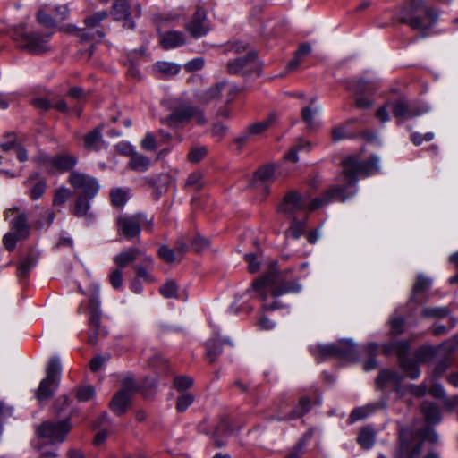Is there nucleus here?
<instances>
[{"mask_svg": "<svg viewBox=\"0 0 458 458\" xmlns=\"http://www.w3.org/2000/svg\"><path fill=\"white\" fill-rule=\"evenodd\" d=\"M378 164L379 159L374 155L367 160H362L358 156H350L342 161L345 181L344 185L332 186L311 201L306 195L296 191L287 192L278 208L292 221L286 235L299 239L306 230L309 211H315L331 201L344 202L353 196L359 175L365 177L377 173Z\"/></svg>", "mask_w": 458, "mask_h": 458, "instance_id": "obj_1", "label": "nucleus"}, {"mask_svg": "<svg viewBox=\"0 0 458 458\" xmlns=\"http://www.w3.org/2000/svg\"><path fill=\"white\" fill-rule=\"evenodd\" d=\"M439 14L436 8L428 6L424 0H406L401 7L397 19L411 30L420 31L421 38L428 37L437 23Z\"/></svg>", "mask_w": 458, "mask_h": 458, "instance_id": "obj_2", "label": "nucleus"}, {"mask_svg": "<svg viewBox=\"0 0 458 458\" xmlns=\"http://www.w3.org/2000/svg\"><path fill=\"white\" fill-rule=\"evenodd\" d=\"M168 114L160 118V123L172 130H182L191 121L198 125L207 123L204 112L191 101L182 98L171 99L167 104Z\"/></svg>", "mask_w": 458, "mask_h": 458, "instance_id": "obj_3", "label": "nucleus"}, {"mask_svg": "<svg viewBox=\"0 0 458 458\" xmlns=\"http://www.w3.org/2000/svg\"><path fill=\"white\" fill-rule=\"evenodd\" d=\"M411 343L408 340H394L382 345V353H394L402 371L411 379H417L420 375L419 361L410 357Z\"/></svg>", "mask_w": 458, "mask_h": 458, "instance_id": "obj_4", "label": "nucleus"}, {"mask_svg": "<svg viewBox=\"0 0 458 458\" xmlns=\"http://www.w3.org/2000/svg\"><path fill=\"white\" fill-rule=\"evenodd\" d=\"M35 162L49 174H60L74 172L72 169L78 164V157L69 152L63 151L50 156L39 154Z\"/></svg>", "mask_w": 458, "mask_h": 458, "instance_id": "obj_5", "label": "nucleus"}, {"mask_svg": "<svg viewBox=\"0 0 458 458\" xmlns=\"http://www.w3.org/2000/svg\"><path fill=\"white\" fill-rule=\"evenodd\" d=\"M117 232L119 235L128 240L138 237L141 230L152 232L153 217L148 218L146 214L120 215L116 218Z\"/></svg>", "mask_w": 458, "mask_h": 458, "instance_id": "obj_6", "label": "nucleus"}, {"mask_svg": "<svg viewBox=\"0 0 458 458\" xmlns=\"http://www.w3.org/2000/svg\"><path fill=\"white\" fill-rule=\"evenodd\" d=\"M312 355L318 361L331 357H339L350 362H358L360 354L357 352L354 344L351 341L340 342L338 344L327 345H317L310 349Z\"/></svg>", "mask_w": 458, "mask_h": 458, "instance_id": "obj_7", "label": "nucleus"}, {"mask_svg": "<svg viewBox=\"0 0 458 458\" xmlns=\"http://www.w3.org/2000/svg\"><path fill=\"white\" fill-rule=\"evenodd\" d=\"M50 38L51 34L29 31L23 24L15 27L13 30V38L19 47L33 55L42 54L47 51L46 44Z\"/></svg>", "mask_w": 458, "mask_h": 458, "instance_id": "obj_8", "label": "nucleus"}, {"mask_svg": "<svg viewBox=\"0 0 458 458\" xmlns=\"http://www.w3.org/2000/svg\"><path fill=\"white\" fill-rule=\"evenodd\" d=\"M387 105L392 109L393 115L397 119L398 124L402 121L413 119L430 111L428 105L418 100H411L405 96H399L395 99H388Z\"/></svg>", "mask_w": 458, "mask_h": 458, "instance_id": "obj_9", "label": "nucleus"}, {"mask_svg": "<svg viewBox=\"0 0 458 458\" xmlns=\"http://www.w3.org/2000/svg\"><path fill=\"white\" fill-rule=\"evenodd\" d=\"M61 362L58 357L49 359L46 369V377L43 378L36 391V397L39 401L49 399L53 396L55 389L60 382Z\"/></svg>", "mask_w": 458, "mask_h": 458, "instance_id": "obj_10", "label": "nucleus"}, {"mask_svg": "<svg viewBox=\"0 0 458 458\" xmlns=\"http://www.w3.org/2000/svg\"><path fill=\"white\" fill-rule=\"evenodd\" d=\"M72 428L69 419L64 420H47L37 427L38 437L47 439L51 444L63 443Z\"/></svg>", "mask_w": 458, "mask_h": 458, "instance_id": "obj_11", "label": "nucleus"}, {"mask_svg": "<svg viewBox=\"0 0 458 458\" xmlns=\"http://www.w3.org/2000/svg\"><path fill=\"white\" fill-rule=\"evenodd\" d=\"M67 182L80 196H86L94 199L99 190L100 185L97 178L81 172H71Z\"/></svg>", "mask_w": 458, "mask_h": 458, "instance_id": "obj_12", "label": "nucleus"}, {"mask_svg": "<svg viewBox=\"0 0 458 458\" xmlns=\"http://www.w3.org/2000/svg\"><path fill=\"white\" fill-rule=\"evenodd\" d=\"M100 1L105 3L108 0ZM110 13L114 21H123V26L124 28L132 30L135 27L132 14L136 17L140 16L141 7L140 4L131 6L128 0H114Z\"/></svg>", "mask_w": 458, "mask_h": 458, "instance_id": "obj_13", "label": "nucleus"}, {"mask_svg": "<svg viewBox=\"0 0 458 458\" xmlns=\"http://www.w3.org/2000/svg\"><path fill=\"white\" fill-rule=\"evenodd\" d=\"M136 391V387L132 379H125L123 386L112 398L109 407L111 411L118 416L126 412L130 403V400Z\"/></svg>", "mask_w": 458, "mask_h": 458, "instance_id": "obj_14", "label": "nucleus"}, {"mask_svg": "<svg viewBox=\"0 0 458 458\" xmlns=\"http://www.w3.org/2000/svg\"><path fill=\"white\" fill-rule=\"evenodd\" d=\"M108 17L106 11H98L88 16L84 20L86 29L81 33L83 40H91L96 43L100 42L105 37V33L98 27L100 22Z\"/></svg>", "mask_w": 458, "mask_h": 458, "instance_id": "obj_15", "label": "nucleus"}, {"mask_svg": "<svg viewBox=\"0 0 458 458\" xmlns=\"http://www.w3.org/2000/svg\"><path fill=\"white\" fill-rule=\"evenodd\" d=\"M284 277V274L278 268L277 261H271L262 276L251 283V286H285L283 284Z\"/></svg>", "mask_w": 458, "mask_h": 458, "instance_id": "obj_16", "label": "nucleus"}, {"mask_svg": "<svg viewBox=\"0 0 458 458\" xmlns=\"http://www.w3.org/2000/svg\"><path fill=\"white\" fill-rule=\"evenodd\" d=\"M276 165L275 164H266L259 166L253 174L250 181L251 187H261L265 193H269V183L274 182L276 176Z\"/></svg>", "mask_w": 458, "mask_h": 458, "instance_id": "obj_17", "label": "nucleus"}, {"mask_svg": "<svg viewBox=\"0 0 458 458\" xmlns=\"http://www.w3.org/2000/svg\"><path fill=\"white\" fill-rule=\"evenodd\" d=\"M186 30L193 38H200L209 31L207 21V13L201 7H197L191 21L187 23Z\"/></svg>", "mask_w": 458, "mask_h": 458, "instance_id": "obj_18", "label": "nucleus"}, {"mask_svg": "<svg viewBox=\"0 0 458 458\" xmlns=\"http://www.w3.org/2000/svg\"><path fill=\"white\" fill-rule=\"evenodd\" d=\"M256 67V55L250 52L243 56L228 63V72L231 74H247Z\"/></svg>", "mask_w": 458, "mask_h": 458, "instance_id": "obj_19", "label": "nucleus"}, {"mask_svg": "<svg viewBox=\"0 0 458 458\" xmlns=\"http://www.w3.org/2000/svg\"><path fill=\"white\" fill-rule=\"evenodd\" d=\"M423 441H420L415 445L411 446L407 431L402 428L399 430V446L395 454L402 455L403 458H418L421 453Z\"/></svg>", "mask_w": 458, "mask_h": 458, "instance_id": "obj_20", "label": "nucleus"}, {"mask_svg": "<svg viewBox=\"0 0 458 458\" xmlns=\"http://www.w3.org/2000/svg\"><path fill=\"white\" fill-rule=\"evenodd\" d=\"M24 185L28 188V195L32 200L40 199L47 190V181L38 172L31 173Z\"/></svg>", "mask_w": 458, "mask_h": 458, "instance_id": "obj_21", "label": "nucleus"}, {"mask_svg": "<svg viewBox=\"0 0 458 458\" xmlns=\"http://www.w3.org/2000/svg\"><path fill=\"white\" fill-rule=\"evenodd\" d=\"M403 380V377L397 371L384 369H381L375 379L377 388L385 389L388 385H393L396 387L400 386Z\"/></svg>", "mask_w": 458, "mask_h": 458, "instance_id": "obj_22", "label": "nucleus"}, {"mask_svg": "<svg viewBox=\"0 0 458 458\" xmlns=\"http://www.w3.org/2000/svg\"><path fill=\"white\" fill-rule=\"evenodd\" d=\"M311 408L310 399L308 396H301L298 401L297 406L287 415L284 417L279 416H271L269 417V420H292L298 418H301L305 414H307Z\"/></svg>", "mask_w": 458, "mask_h": 458, "instance_id": "obj_23", "label": "nucleus"}, {"mask_svg": "<svg viewBox=\"0 0 458 458\" xmlns=\"http://www.w3.org/2000/svg\"><path fill=\"white\" fill-rule=\"evenodd\" d=\"M32 105L42 111L55 109L60 113L68 114L69 108L67 103L64 99L51 100L44 98L32 99Z\"/></svg>", "mask_w": 458, "mask_h": 458, "instance_id": "obj_24", "label": "nucleus"}, {"mask_svg": "<svg viewBox=\"0 0 458 458\" xmlns=\"http://www.w3.org/2000/svg\"><path fill=\"white\" fill-rule=\"evenodd\" d=\"M39 254L31 250L19 262L17 267V276L22 280L28 277L30 270L37 265Z\"/></svg>", "mask_w": 458, "mask_h": 458, "instance_id": "obj_25", "label": "nucleus"}, {"mask_svg": "<svg viewBox=\"0 0 458 458\" xmlns=\"http://www.w3.org/2000/svg\"><path fill=\"white\" fill-rule=\"evenodd\" d=\"M10 229L12 233L20 236V239H27L30 233V228L28 224V216L24 213L18 214L13 218L10 223Z\"/></svg>", "mask_w": 458, "mask_h": 458, "instance_id": "obj_26", "label": "nucleus"}, {"mask_svg": "<svg viewBox=\"0 0 458 458\" xmlns=\"http://www.w3.org/2000/svg\"><path fill=\"white\" fill-rule=\"evenodd\" d=\"M84 148L88 151L98 152L104 144L102 127L98 126L83 136Z\"/></svg>", "mask_w": 458, "mask_h": 458, "instance_id": "obj_27", "label": "nucleus"}, {"mask_svg": "<svg viewBox=\"0 0 458 458\" xmlns=\"http://www.w3.org/2000/svg\"><path fill=\"white\" fill-rule=\"evenodd\" d=\"M106 331L100 327V317L98 314L91 315L89 319L88 343L95 345L99 338L105 337Z\"/></svg>", "mask_w": 458, "mask_h": 458, "instance_id": "obj_28", "label": "nucleus"}, {"mask_svg": "<svg viewBox=\"0 0 458 458\" xmlns=\"http://www.w3.org/2000/svg\"><path fill=\"white\" fill-rule=\"evenodd\" d=\"M225 344L233 345V344L227 339L221 340L213 338L206 342V357L208 362L213 363L217 360V358L222 354L223 345Z\"/></svg>", "mask_w": 458, "mask_h": 458, "instance_id": "obj_29", "label": "nucleus"}, {"mask_svg": "<svg viewBox=\"0 0 458 458\" xmlns=\"http://www.w3.org/2000/svg\"><path fill=\"white\" fill-rule=\"evenodd\" d=\"M160 37V43L164 49H172L185 44L184 34L181 31L170 30L162 33Z\"/></svg>", "mask_w": 458, "mask_h": 458, "instance_id": "obj_30", "label": "nucleus"}, {"mask_svg": "<svg viewBox=\"0 0 458 458\" xmlns=\"http://www.w3.org/2000/svg\"><path fill=\"white\" fill-rule=\"evenodd\" d=\"M346 89L355 96L373 95L374 88L369 81L365 80L352 79L346 81Z\"/></svg>", "mask_w": 458, "mask_h": 458, "instance_id": "obj_31", "label": "nucleus"}, {"mask_svg": "<svg viewBox=\"0 0 458 458\" xmlns=\"http://www.w3.org/2000/svg\"><path fill=\"white\" fill-rule=\"evenodd\" d=\"M379 345L375 342L369 343L366 346H364L362 352L368 356V360L363 362V369L365 371H369L377 368L378 363L376 359V356L378 352Z\"/></svg>", "mask_w": 458, "mask_h": 458, "instance_id": "obj_32", "label": "nucleus"}, {"mask_svg": "<svg viewBox=\"0 0 458 458\" xmlns=\"http://www.w3.org/2000/svg\"><path fill=\"white\" fill-rule=\"evenodd\" d=\"M226 91L228 96L237 95L239 89L237 87L229 86L226 83L221 82L215 86L210 87L205 93L206 100H212L220 98L222 93Z\"/></svg>", "mask_w": 458, "mask_h": 458, "instance_id": "obj_33", "label": "nucleus"}, {"mask_svg": "<svg viewBox=\"0 0 458 458\" xmlns=\"http://www.w3.org/2000/svg\"><path fill=\"white\" fill-rule=\"evenodd\" d=\"M150 164L151 161L148 157L134 152L129 159L128 167L132 171L143 173L149 168Z\"/></svg>", "mask_w": 458, "mask_h": 458, "instance_id": "obj_34", "label": "nucleus"}, {"mask_svg": "<svg viewBox=\"0 0 458 458\" xmlns=\"http://www.w3.org/2000/svg\"><path fill=\"white\" fill-rule=\"evenodd\" d=\"M140 253V251L138 248H129L128 250L117 254L114 257V261L118 267L123 268L134 262Z\"/></svg>", "mask_w": 458, "mask_h": 458, "instance_id": "obj_35", "label": "nucleus"}, {"mask_svg": "<svg viewBox=\"0 0 458 458\" xmlns=\"http://www.w3.org/2000/svg\"><path fill=\"white\" fill-rule=\"evenodd\" d=\"M438 349V346L425 344L415 351L414 357L420 363H428L436 358Z\"/></svg>", "mask_w": 458, "mask_h": 458, "instance_id": "obj_36", "label": "nucleus"}, {"mask_svg": "<svg viewBox=\"0 0 458 458\" xmlns=\"http://www.w3.org/2000/svg\"><path fill=\"white\" fill-rule=\"evenodd\" d=\"M421 411L428 423L437 424L441 420V414L436 403L425 401L421 404Z\"/></svg>", "mask_w": 458, "mask_h": 458, "instance_id": "obj_37", "label": "nucleus"}, {"mask_svg": "<svg viewBox=\"0 0 458 458\" xmlns=\"http://www.w3.org/2000/svg\"><path fill=\"white\" fill-rule=\"evenodd\" d=\"M146 265H139L134 267L137 278L141 284H151L155 283V279L150 274V268L152 267V259L147 258L145 259Z\"/></svg>", "mask_w": 458, "mask_h": 458, "instance_id": "obj_38", "label": "nucleus"}, {"mask_svg": "<svg viewBox=\"0 0 458 458\" xmlns=\"http://www.w3.org/2000/svg\"><path fill=\"white\" fill-rule=\"evenodd\" d=\"M357 441L363 449H370L376 441V433L370 427L363 428L360 430Z\"/></svg>", "mask_w": 458, "mask_h": 458, "instance_id": "obj_39", "label": "nucleus"}, {"mask_svg": "<svg viewBox=\"0 0 458 458\" xmlns=\"http://www.w3.org/2000/svg\"><path fill=\"white\" fill-rule=\"evenodd\" d=\"M311 52V47L309 43H301L294 53V57L288 63L287 69L290 71L295 70L301 64L303 57Z\"/></svg>", "mask_w": 458, "mask_h": 458, "instance_id": "obj_40", "label": "nucleus"}, {"mask_svg": "<svg viewBox=\"0 0 458 458\" xmlns=\"http://www.w3.org/2000/svg\"><path fill=\"white\" fill-rule=\"evenodd\" d=\"M299 288H252V292L255 295L262 300L267 298V294H270L273 298H276L281 294H285L290 292H297Z\"/></svg>", "mask_w": 458, "mask_h": 458, "instance_id": "obj_41", "label": "nucleus"}, {"mask_svg": "<svg viewBox=\"0 0 458 458\" xmlns=\"http://www.w3.org/2000/svg\"><path fill=\"white\" fill-rule=\"evenodd\" d=\"M110 202L118 208H123L129 199V193L122 188H114L110 191Z\"/></svg>", "mask_w": 458, "mask_h": 458, "instance_id": "obj_42", "label": "nucleus"}, {"mask_svg": "<svg viewBox=\"0 0 458 458\" xmlns=\"http://www.w3.org/2000/svg\"><path fill=\"white\" fill-rule=\"evenodd\" d=\"M451 310L448 307H426L421 310V317L426 318H445L449 317Z\"/></svg>", "mask_w": 458, "mask_h": 458, "instance_id": "obj_43", "label": "nucleus"}, {"mask_svg": "<svg viewBox=\"0 0 458 458\" xmlns=\"http://www.w3.org/2000/svg\"><path fill=\"white\" fill-rule=\"evenodd\" d=\"M275 121V115L270 114L266 120L249 125L246 129L249 133L258 135L267 130Z\"/></svg>", "mask_w": 458, "mask_h": 458, "instance_id": "obj_44", "label": "nucleus"}, {"mask_svg": "<svg viewBox=\"0 0 458 458\" xmlns=\"http://www.w3.org/2000/svg\"><path fill=\"white\" fill-rule=\"evenodd\" d=\"M92 199H89L86 196H80L77 195L75 204H74V215L82 217L86 216L89 209L90 208V200Z\"/></svg>", "mask_w": 458, "mask_h": 458, "instance_id": "obj_45", "label": "nucleus"}, {"mask_svg": "<svg viewBox=\"0 0 458 458\" xmlns=\"http://www.w3.org/2000/svg\"><path fill=\"white\" fill-rule=\"evenodd\" d=\"M302 149L309 151L310 149V143L309 141L301 140L293 148H292L285 153L284 157V160L292 163H296L298 161L297 154L299 151Z\"/></svg>", "mask_w": 458, "mask_h": 458, "instance_id": "obj_46", "label": "nucleus"}, {"mask_svg": "<svg viewBox=\"0 0 458 458\" xmlns=\"http://www.w3.org/2000/svg\"><path fill=\"white\" fill-rule=\"evenodd\" d=\"M158 257L165 263L172 264L180 261L174 249H170L166 245H162L157 250Z\"/></svg>", "mask_w": 458, "mask_h": 458, "instance_id": "obj_47", "label": "nucleus"}, {"mask_svg": "<svg viewBox=\"0 0 458 458\" xmlns=\"http://www.w3.org/2000/svg\"><path fill=\"white\" fill-rule=\"evenodd\" d=\"M154 68L158 72L165 75H174L180 72V66L178 64L168 62H157L154 64Z\"/></svg>", "mask_w": 458, "mask_h": 458, "instance_id": "obj_48", "label": "nucleus"}, {"mask_svg": "<svg viewBox=\"0 0 458 458\" xmlns=\"http://www.w3.org/2000/svg\"><path fill=\"white\" fill-rule=\"evenodd\" d=\"M389 325L392 335H401L404 331L405 318L402 316L393 317L389 320Z\"/></svg>", "mask_w": 458, "mask_h": 458, "instance_id": "obj_49", "label": "nucleus"}, {"mask_svg": "<svg viewBox=\"0 0 458 458\" xmlns=\"http://www.w3.org/2000/svg\"><path fill=\"white\" fill-rule=\"evenodd\" d=\"M194 396L191 393H183L178 396L176 401V411L178 412H183L187 408L192 404Z\"/></svg>", "mask_w": 458, "mask_h": 458, "instance_id": "obj_50", "label": "nucleus"}, {"mask_svg": "<svg viewBox=\"0 0 458 458\" xmlns=\"http://www.w3.org/2000/svg\"><path fill=\"white\" fill-rule=\"evenodd\" d=\"M193 385V379L189 376H178L174 379V387L178 392H183Z\"/></svg>", "mask_w": 458, "mask_h": 458, "instance_id": "obj_51", "label": "nucleus"}, {"mask_svg": "<svg viewBox=\"0 0 458 458\" xmlns=\"http://www.w3.org/2000/svg\"><path fill=\"white\" fill-rule=\"evenodd\" d=\"M208 154V148L204 146L193 148L188 153V160L191 163H199Z\"/></svg>", "mask_w": 458, "mask_h": 458, "instance_id": "obj_52", "label": "nucleus"}, {"mask_svg": "<svg viewBox=\"0 0 458 458\" xmlns=\"http://www.w3.org/2000/svg\"><path fill=\"white\" fill-rule=\"evenodd\" d=\"M70 191L65 187H60L56 189L53 199V204L55 206L64 205L70 197Z\"/></svg>", "mask_w": 458, "mask_h": 458, "instance_id": "obj_53", "label": "nucleus"}, {"mask_svg": "<svg viewBox=\"0 0 458 458\" xmlns=\"http://www.w3.org/2000/svg\"><path fill=\"white\" fill-rule=\"evenodd\" d=\"M450 365L451 360L448 356L440 359L435 365L433 370L434 377H440L445 372V370L448 369Z\"/></svg>", "mask_w": 458, "mask_h": 458, "instance_id": "obj_54", "label": "nucleus"}, {"mask_svg": "<svg viewBox=\"0 0 458 458\" xmlns=\"http://www.w3.org/2000/svg\"><path fill=\"white\" fill-rule=\"evenodd\" d=\"M20 236L12 232H8L3 237V244L8 251H13L18 241H21Z\"/></svg>", "mask_w": 458, "mask_h": 458, "instance_id": "obj_55", "label": "nucleus"}, {"mask_svg": "<svg viewBox=\"0 0 458 458\" xmlns=\"http://www.w3.org/2000/svg\"><path fill=\"white\" fill-rule=\"evenodd\" d=\"M185 185L187 187H194L197 191H200L203 187L202 174L199 172L191 174L187 178Z\"/></svg>", "mask_w": 458, "mask_h": 458, "instance_id": "obj_56", "label": "nucleus"}, {"mask_svg": "<svg viewBox=\"0 0 458 458\" xmlns=\"http://www.w3.org/2000/svg\"><path fill=\"white\" fill-rule=\"evenodd\" d=\"M95 394V389L92 386H81L77 390L76 397L80 402L89 401Z\"/></svg>", "mask_w": 458, "mask_h": 458, "instance_id": "obj_57", "label": "nucleus"}, {"mask_svg": "<svg viewBox=\"0 0 458 458\" xmlns=\"http://www.w3.org/2000/svg\"><path fill=\"white\" fill-rule=\"evenodd\" d=\"M351 133L347 131L345 125L335 126L331 130V138L334 141L347 139Z\"/></svg>", "mask_w": 458, "mask_h": 458, "instance_id": "obj_58", "label": "nucleus"}, {"mask_svg": "<svg viewBox=\"0 0 458 458\" xmlns=\"http://www.w3.org/2000/svg\"><path fill=\"white\" fill-rule=\"evenodd\" d=\"M38 21L44 25L47 28H54L56 26V20L53 18L49 14L44 13L43 11H39L37 14Z\"/></svg>", "mask_w": 458, "mask_h": 458, "instance_id": "obj_59", "label": "nucleus"}, {"mask_svg": "<svg viewBox=\"0 0 458 458\" xmlns=\"http://www.w3.org/2000/svg\"><path fill=\"white\" fill-rule=\"evenodd\" d=\"M244 260L248 264L249 272L254 274L259 271L260 263L258 260L255 254H253V253L245 254Z\"/></svg>", "mask_w": 458, "mask_h": 458, "instance_id": "obj_60", "label": "nucleus"}, {"mask_svg": "<svg viewBox=\"0 0 458 458\" xmlns=\"http://www.w3.org/2000/svg\"><path fill=\"white\" fill-rule=\"evenodd\" d=\"M208 246V240L199 235H197L191 240L190 248L193 251L199 252V251L203 250L205 248H207Z\"/></svg>", "mask_w": 458, "mask_h": 458, "instance_id": "obj_61", "label": "nucleus"}, {"mask_svg": "<svg viewBox=\"0 0 458 458\" xmlns=\"http://www.w3.org/2000/svg\"><path fill=\"white\" fill-rule=\"evenodd\" d=\"M318 109L312 108L311 106H305L301 109V119L307 123L309 127H311L313 123V117L317 114Z\"/></svg>", "mask_w": 458, "mask_h": 458, "instance_id": "obj_62", "label": "nucleus"}, {"mask_svg": "<svg viewBox=\"0 0 458 458\" xmlns=\"http://www.w3.org/2000/svg\"><path fill=\"white\" fill-rule=\"evenodd\" d=\"M203 66H204V59L201 57H197V58H194V59L187 62L184 64V69L189 72H192L201 70L203 68Z\"/></svg>", "mask_w": 458, "mask_h": 458, "instance_id": "obj_63", "label": "nucleus"}, {"mask_svg": "<svg viewBox=\"0 0 458 458\" xmlns=\"http://www.w3.org/2000/svg\"><path fill=\"white\" fill-rule=\"evenodd\" d=\"M449 261L454 266L455 274L449 277L448 283L450 284H458V251L450 256Z\"/></svg>", "mask_w": 458, "mask_h": 458, "instance_id": "obj_64", "label": "nucleus"}]
</instances>
